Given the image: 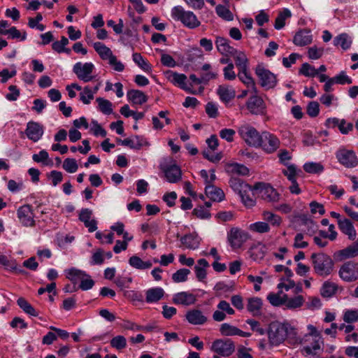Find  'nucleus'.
Segmentation results:
<instances>
[{
    "instance_id": "nucleus-63",
    "label": "nucleus",
    "mask_w": 358,
    "mask_h": 358,
    "mask_svg": "<svg viewBox=\"0 0 358 358\" xmlns=\"http://www.w3.org/2000/svg\"><path fill=\"white\" fill-rule=\"evenodd\" d=\"M323 52V48H317L316 46L310 47L308 50V57L311 59H320L322 56Z\"/></svg>"
},
{
    "instance_id": "nucleus-41",
    "label": "nucleus",
    "mask_w": 358,
    "mask_h": 358,
    "mask_svg": "<svg viewBox=\"0 0 358 358\" xmlns=\"http://www.w3.org/2000/svg\"><path fill=\"white\" fill-rule=\"evenodd\" d=\"M291 15V12L287 8H285L282 12H280L275 20V29L279 30L283 28L285 25L286 19L290 17Z\"/></svg>"
},
{
    "instance_id": "nucleus-14",
    "label": "nucleus",
    "mask_w": 358,
    "mask_h": 358,
    "mask_svg": "<svg viewBox=\"0 0 358 358\" xmlns=\"http://www.w3.org/2000/svg\"><path fill=\"white\" fill-rule=\"evenodd\" d=\"M44 132L43 127L38 122L29 121L27 124V128L24 131L27 138L34 141L37 142L43 136Z\"/></svg>"
},
{
    "instance_id": "nucleus-42",
    "label": "nucleus",
    "mask_w": 358,
    "mask_h": 358,
    "mask_svg": "<svg viewBox=\"0 0 358 358\" xmlns=\"http://www.w3.org/2000/svg\"><path fill=\"white\" fill-rule=\"evenodd\" d=\"M0 34L9 35V38L12 39L20 38L21 41H24L27 38V33L24 31L21 34L15 27H12L9 29H0Z\"/></svg>"
},
{
    "instance_id": "nucleus-19",
    "label": "nucleus",
    "mask_w": 358,
    "mask_h": 358,
    "mask_svg": "<svg viewBox=\"0 0 358 358\" xmlns=\"http://www.w3.org/2000/svg\"><path fill=\"white\" fill-rule=\"evenodd\" d=\"M206 195L213 201H222L224 199V193L222 189L213 185L208 184L205 187Z\"/></svg>"
},
{
    "instance_id": "nucleus-16",
    "label": "nucleus",
    "mask_w": 358,
    "mask_h": 358,
    "mask_svg": "<svg viewBox=\"0 0 358 358\" xmlns=\"http://www.w3.org/2000/svg\"><path fill=\"white\" fill-rule=\"evenodd\" d=\"M229 186L237 192L239 196L245 194L246 192H252L253 193V186L243 182L241 179L231 177L229 181Z\"/></svg>"
},
{
    "instance_id": "nucleus-39",
    "label": "nucleus",
    "mask_w": 358,
    "mask_h": 358,
    "mask_svg": "<svg viewBox=\"0 0 358 358\" xmlns=\"http://www.w3.org/2000/svg\"><path fill=\"white\" fill-rule=\"evenodd\" d=\"M338 286L336 283L326 281L320 289V294L323 297H331L336 292Z\"/></svg>"
},
{
    "instance_id": "nucleus-25",
    "label": "nucleus",
    "mask_w": 358,
    "mask_h": 358,
    "mask_svg": "<svg viewBox=\"0 0 358 358\" xmlns=\"http://www.w3.org/2000/svg\"><path fill=\"white\" fill-rule=\"evenodd\" d=\"M338 224L340 230L347 235L350 240H354L356 237V230L355 229L352 222L348 219H343L338 220Z\"/></svg>"
},
{
    "instance_id": "nucleus-51",
    "label": "nucleus",
    "mask_w": 358,
    "mask_h": 358,
    "mask_svg": "<svg viewBox=\"0 0 358 358\" xmlns=\"http://www.w3.org/2000/svg\"><path fill=\"white\" fill-rule=\"evenodd\" d=\"M303 169L309 173H319L323 171L324 167L320 163L308 162L303 165Z\"/></svg>"
},
{
    "instance_id": "nucleus-34",
    "label": "nucleus",
    "mask_w": 358,
    "mask_h": 358,
    "mask_svg": "<svg viewBox=\"0 0 358 358\" xmlns=\"http://www.w3.org/2000/svg\"><path fill=\"white\" fill-rule=\"evenodd\" d=\"M93 47L103 60H108L113 55L111 50L101 42L94 43Z\"/></svg>"
},
{
    "instance_id": "nucleus-1",
    "label": "nucleus",
    "mask_w": 358,
    "mask_h": 358,
    "mask_svg": "<svg viewBox=\"0 0 358 358\" xmlns=\"http://www.w3.org/2000/svg\"><path fill=\"white\" fill-rule=\"evenodd\" d=\"M266 334L269 345L274 347L282 343L289 335L295 336L296 332L290 324L274 321L269 324Z\"/></svg>"
},
{
    "instance_id": "nucleus-55",
    "label": "nucleus",
    "mask_w": 358,
    "mask_h": 358,
    "mask_svg": "<svg viewBox=\"0 0 358 358\" xmlns=\"http://www.w3.org/2000/svg\"><path fill=\"white\" fill-rule=\"evenodd\" d=\"M250 229L257 233H266L270 230L268 223L264 222H257L250 224Z\"/></svg>"
},
{
    "instance_id": "nucleus-61",
    "label": "nucleus",
    "mask_w": 358,
    "mask_h": 358,
    "mask_svg": "<svg viewBox=\"0 0 358 358\" xmlns=\"http://www.w3.org/2000/svg\"><path fill=\"white\" fill-rule=\"evenodd\" d=\"M192 213L200 219H208L211 215L204 206H199L193 210Z\"/></svg>"
},
{
    "instance_id": "nucleus-33",
    "label": "nucleus",
    "mask_w": 358,
    "mask_h": 358,
    "mask_svg": "<svg viewBox=\"0 0 358 358\" xmlns=\"http://www.w3.org/2000/svg\"><path fill=\"white\" fill-rule=\"evenodd\" d=\"M129 264L131 266L139 270L150 268L152 265L151 262H144L139 257L136 255L131 256L129 258Z\"/></svg>"
},
{
    "instance_id": "nucleus-9",
    "label": "nucleus",
    "mask_w": 358,
    "mask_h": 358,
    "mask_svg": "<svg viewBox=\"0 0 358 358\" xmlns=\"http://www.w3.org/2000/svg\"><path fill=\"white\" fill-rule=\"evenodd\" d=\"M249 238L248 232L237 227L231 228L227 235L228 241L233 249L240 248Z\"/></svg>"
},
{
    "instance_id": "nucleus-27",
    "label": "nucleus",
    "mask_w": 358,
    "mask_h": 358,
    "mask_svg": "<svg viewBox=\"0 0 358 358\" xmlns=\"http://www.w3.org/2000/svg\"><path fill=\"white\" fill-rule=\"evenodd\" d=\"M180 241L183 245L190 250H195L200 245V240L196 234H188L180 238Z\"/></svg>"
},
{
    "instance_id": "nucleus-54",
    "label": "nucleus",
    "mask_w": 358,
    "mask_h": 358,
    "mask_svg": "<svg viewBox=\"0 0 358 358\" xmlns=\"http://www.w3.org/2000/svg\"><path fill=\"white\" fill-rule=\"evenodd\" d=\"M94 99V92L89 86H86L83 88V90L80 94V100L84 104H89Z\"/></svg>"
},
{
    "instance_id": "nucleus-31",
    "label": "nucleus",
    "mask_w": 358,
    "mask_h": 358,
    "mask_svg": "<svg viewBox=\"0 0 358 358\" xmlns=\"http://www.w3.org/2000/svg\"><path fill=\"white\" fill-rule=\"evenodd\" d=\"M341 259H350L358 256V243L357 241L338 252Z\"/></svg>"
},
{
    "instance_id": "nucleus-53",
    "label": "nucleus",
    "mask_w": 358,
    "mask_h": 358,
    "mask_svg": "<svg viewBox=\"0 0 358 358\" xmlns=\"http://www.w3.org/2000/svg\"><path fill=\"white\" fill-rule=\"evenodd\" d=\"M111 347L117 350H122L127 346V340L123 336H117L110 340Z\"/></svg>"
},
{
    "instance_id": "nucleus-26",
    "label": "nucleus",
    "mask_w": 358,
    "mask_h": 358,
    "mask_svg": "<svg viewBox=\"0 0 358 358\" xmlns=\"http://www.w3.org/2000/svg\"><path fill=\"white\" fill-rule=\"evenodd\" d=\"M225 171L231 176H247L249 173V169L245 165L238 163L227 164Z\"/></svg>"
},
{
    "instance_id": "nucleus-22",
    "label": "nucleus",
    "mask_w": 358,
    "mask_h": 358,
    "mask_svg": "<svg viewBox=\"0 0 358 358\" xmlns=\"http://www.w3.org/2000/svg\"><path fill=\"white\" fill-rule=\"evenodd\" d=\"M263 302L259 297H250L248 299L247 310L253 316H259L262 315Z\"/></svg>"
},
{
    "instance_id": "nucleus-5",
    "label": "nucleus",
    "mask_w": 358,
    "mask_h": 358,
    "mask_svg": "<svg viewBox=\"0 0 358 358\" xmlns=\"http://www.w3.org/2000/svg\"><path fill=\"white\" fill-rule=\"evenodd\" d=\"M238 134L248 145L255 148L259 147L261 134L255 127L249 124L242 125L238 129Z\"/></svg>"
},
{
    "instance_id": "nucleus-8",
    "label": "nucleus",
    "mask_w": 358,
    "mask_h": 358,
    "mask_svg": "<svg viewBox=\"0 0 358 358\" xmlns=\"http://www.w3.org/2000/svg\"><path fill=\"white\" fill-rule=\"evenodd\" d=\"M255 73L259 79L260 85L266 90L273 88L277 84V79L275 74L269 70L266 69L262 65H257L255 69Z\"/></svg>"
},
{
    "instance_id": "nucleus-15",
    "label": "nucleus",
    "mask_w": 358,
    "mask_h": 358,
    "mask_svg": "<svg viewBox=\"0 0 358 358\" xmlns=\"http://www.w3.org/2000/svg\"><path fill=\"white\" fill-rule=\"evenodd\" d=\"M229 40L218 36L216 38L215 45L219 52L224 56L235 55L237 53V50L231 46L229 43Z\"/></svg>"
},
{
    "instance_id": "nucleus-44",
    "label": "nucleus",
    "mask_w": 358,
    "mask_h": 358,
    "mask_svg": "<svg viewBox=\"0 0 358 358\" xmlns=\"http://www.w3.org/2000/svg\"><path fill=\"white\" fill-rule=\"evenodd\" d=\"M238 328L232 326L228 323L221 324L220 331L222 335L225 336H238Z\"/></svg>"
},
{
    "instance_id": "nucleus-2",
    "label": "nucleus",
    "mask_w": 358,
    "mask_h": 358,
    "mask_svg": "<svg viewBox=\"0 0 358 358\" xmlns=\"http://www.w3.org/2000/svg\"><path fill=\"white\" fill-rule=\"evenodd\" d=\"M310 259L317 275L325 277L333 271L334 263L330 256L322 252L313 253Z\"/></svg>"
},
{
    "instance_id": "nucleus-36",
    "label": "nucleus",
    "mask_w": 358,
    "mask_h": 358,
    "mask_svg": "<svg viewBox=\"0 0 358 358\" xmlns=\"http://www.w3.org/2000/svg\"><path fill=\"white\" fill-rule=\"evenodd\" d=\"M285 305L288 309H296L303 306L304 303V298L301 295H298L294 297L288 298L287 295L285 294Z\"/></svg>"
},
{
    "instance_id": "nucleus-20",
    "label": "nucleus",
    "mask_w": 358,
    "mask_h": 358,
    "mask_svg": "<svg viewBox=\"0 0 358 358\" xmlns=\"http://www.w3.org/2000/svg\"><path fill=\"white\" fill-rule=\"evenodd\" d=\"M185 317L189 323L194 325L203 324L207 321V317L198 309L187 311Z\"/></svg>"
},
{
    "instance_id": "nucleus-10",
    "label": "nucleus",
    "mask_w": 358,
    "mask_h": 358,
    "mask_svg": "<svg viewBox=\"0 0 358 358\" xmlns=\"http://www.w3.org/2000/svg\"><path fill=\"white\" fill-rule=\"evenodd\" d=\"M338 162L346 168H354L358 165V158L352 150L341 148L336 153Z\"/></svg>"
},
{
    "instance_id": "nucleus-29",
    "label": "nucleus",
    "mask_w": 358,
    "mask_h": 358,
    "mask_svg": "<svg viewBox=\"0 0 358 358\" xmlns=\"http://www.w3.org/2000/svg\"><path fill=\"white\" fill-rule=\"evenodd\" d=\"M217 93L219 95L220 100L224 103L229 102L236 96L235 90L226 85H220Z\"/></svg>"
},
{
    "instance_id": "nucleus-59",
    "label": "nucleus",
    "mask_w": 358,
    "mask_h": 358,
    "mask_svg": "<svg viewBox=\"0 0 358 358\" xmlns=\"http://www.w3.org/2000/svg\"><path fill=\"white\" fill-rule=\"evenodd\" d=\"M267 299L271 304L275 306H279L285 304V295L281 297L278 294L271 293L267 296Z\"/></svg>"
},
{
    "instance_id": "nucleus-11",
    "label": "nucleus",
    "mask_w": 358,
    "mask_h": 358,
    "mask_svg": "<svg viewBox=\"0 0 358 358\" xmlns=\"http://www.w3.org/2000/svg\"><path fill=\"white\" fill-rule=\"evenodd\" d=\"M94 69V66L91 62H86L85 64L77 62L73 67V71L79 80L87 83L94 78V76H92Z\"/></svg>"
},
{
    "instance_id": "nucleus-37",
    "label": "nucleus",
    "mask_w": 358,
    "mask_h": 358,
    "mask_svg": "<svg viewBox=\"0 0 358 358\" xmlns=\"http://www.w3.org/2000/svg\"><path fill=\"white\" fill-rule=\"evenodd\" d=\"M334 45H341L342 49L346 50L349 49L352 45V40L346 33H343L336 36L334 39Z\"/></svg>"
},
{
    "instance_id": "nucleus-49",
    "label": "nucleus",
    "mask_w": 358,
    "mask_h": 358,
    "mask_svg": "<svg viewBox=\"0 0 358 358\" xmlns=\"http://www.w3.org/2000/svg\"><path fill=\"white\" fill-rule=\"evenodd\" d=\"M216 13L218 16L221 17L225 20L231 21L234 19L232 13L229 8L222 5H218L216 6Z\"/></svg>"
},
{
    "instance_id": "nucleus-18",
    "label": "nucleus",
    "mask_w": 358,
    "mask_h": 358,
    "mask_svg": "<svg viewBox=\"0 0 358 358\" xmlns=\"http://www.w3.org/2000/svg\"><path fill=\"white\" fill-rule=\"evenodd\" d=\"M163 171L167 181L171 183H176L181 179V170L176 164L166 166Z\"/></svg>"
},
{
    "instance_id": "nucleus-52",
    "label": "nucleus",
    "mask_w": 358,
    "mask_h": 358,
    "mask_svg": "<svg viewBox=\"0 0 358 358\" xmlns=\"http://www.w3.org/2000/svg\"><path fill=\"white\" fill-rule=\"evenodd\" d=\"M263 218L265 221L270 222L273 226H279L282 222V219L280 216L269 211H264L263 213Z\"/></svg>"
},
{
    "instance_id": "nucleus-35",
    "label": "nucleus",
    "mask_w": 358,
    "mask_h": 358,
    "mask_svg": "<svg viewBox=\"0 0 358 358\" xmlns=\"http://www.w3.org/2000/svg\"><path fill=\"white\" fill-rule=\"evenodd\" d=\"M197 263L198 265L194 266L196 276L199 281H203L206 278V268L209 266V264L205 259H199Z\"/></svg>"
},
{
    "instance_id": "nucleus-48",
    "label": "nucleus",
    "mask_w": 358,
    "mask_h": 358,
    "mask_svg": "<svg viewBox=\"0 0 358 358\" xmlns=\"http://www.w3.org/2000/svg\"><path fill=\"white\" fill-rule=\"evenodd\" d=\"M299 73L306 77H315L318 75V70L308 63H304L299 70Z\"/></svg>"
},
{
    "instance_id": "nucleus-43",
    "label": "nucleus",
    "mask_w": 358,
    "mask_h": 358,
    "mask_svg": "<svg viewBox=\"0 0 358 358\" xmlns=\"http://www.w3.org/2000/svg\"><path fill=\"white\" fill-rule=\"evenodd\" d=\"M237 76L241 82H243L248 87H252L254 92L257 93V89L253 78L248 73V69L245 71H238Z\"/></svg>"
},
{
    "instance_id": "nucleus-21",
    "label": "nucleus",
    "mask_w": 358,
    "mask_h": 358,
    "mask_svg": "<svg viewBox=\"0 0 358 358\" xmlns=\"http://www.w3.org/2000/svg\"><path fill=\"white\" fill-rule=\"evenodd\" d=\"M173 302L175 304L189 306L194 304L196 302V297L191 293L187 292H181L176 294L173 296Z\"/></svg>"
},
{
    "instance_id": "nucleus-56",
    "label": "nucleus",
    "mask_w": 358,
    "mask_h": 358,
    "mask_svg": "<svg viewBox=\"0 0 358 358\" xmlns=\"http://www.w3.org/2000/svg\"><path fill=\"white\" fill-rule=\"evenodd\" d=\"M334 81H335V83L339 84V85H345V84H352V80L350 77H348L346 75L345 71H342L339 73V74L336 75V76L333 77Z\"/></svg>"
},
{
    "instance_id": "nucleus-58",
    "label": "nucleus",
    "mask_w": 358,
    "mask_h": 358,
    "mask_svg": "<svg viewBox=\"0 0 358 358\" xmlns=\"http://www.w3.org/2000/svg\"><path fill=\"white\" fill-rule=\"evenodd\" d=\"M307 114L311 117H315L320 113V105L317 101H310L306 108Z\"/></svg>"
},
{
    "instance_id": "nucleus-3",
    "label": "nucleus",
    "mask_w": 358,
    "mask_h": 358,
    "mask_svg": "<svg viewBox=\"0 0 358 358\" xmlns=\"http://www.w3.org/2000/svg\"><path fill=\"white\" fill-rule=\"evenodd\" d=\"M171 17L174 20L180 22L189 29H195L201 24L200 21L193 12L185 10L181 6H176L172 8Z\"/></svg>"
},
{
    "instance_id": "nucleus-6",
    "label": "nucleus",
    "mask_w": 358,
    "mask_h": 358,
    "mask_svg": "<svg viewBox=\"0 0 358 358\" xmlns=\"http://www.w3.org/2000/svg\"><path fill=\"white\" fill-rule=\"evenodd\" d=\"M339 277L346 282H352L358 280V262L348 261L345 262L338 271Z\"/></svg>"
},
{
    "instance_id": "nucleus-7",
    "label": "nucleus",
    "mask_w": 358,
    "mask_h": 358,
    "mask_svg": "<svg viewBox=\"0 0 358 358\" xmlns=\"http://www.w3.org/2000/svg\"><path fill=\"white\" fill-rule=\"evenodd\" d=\"M211 350L218 355L229 357L235 351V345L229 338L217 339L213 342Z\"/></svg>"
},
{
    "instance_id": "nucleus-57",
    "label": "nucleus",
    "mask_w": 358,
    "mask_h": 358,
    "mask_svg": "<svg viewBox=\"0 0 358 358\" xmlns=\"http://www.w3.org/2000/svg\"><path fill=\"white\" fill-rule=\"evenodd\" d=\"M78 164L75 159L67 158L64 161L63 168L67 172L73 173L78 169Z\"/></svg>"
},
{
    "instance_id": "nucleus-12",
    "label": "nucleus",
    "mask_w": 358,
    "mask_h": 358,
    "mask_svg": "<svg viewBox=\"0 0 358 358\" xmlns=\"http://www.w3.org/2000/svg\"><path fill=\"white\" fill-rule=\"evenodd\" d=\"M261 144L259 147L266 152L273 153L280 147V140L273 134L264 131L261 134Z\"/></svg>"
},
{
    "instance_id": "nucleus-45",
    "label": "nucleus",
    "mask_w": 358,
    "mask_h": 358,
    "mask_svg": "<svg viewBox=\"0 0 358 358\" xmlns=\"http://www.w3.org/2000/svg\"><path fill=\"white\" fill-rule=\"evenodd\" d=\"M0 264L5 266L6 269L15 271L19 273H24V270L17 269L16 263L13 261L9 260L5 255H0Z\"/></svg>"
},
{
    "instance_id": "nucleus-4",
    "label": "nucleus",
    "mask_w": 358,
    "mask_h": 358,
    "mask_svg": "<svg viewBox=\"0 0 358 358\" xmlns=\"http://www.w3.org/2000/svg\"><path fill=\"white\" fill-rule=\"evenodd\" d=\"M259 195L262 199L268 202H278L280 194L271 185L257 182L253 186V195Z\"/></svg>"
},
{
    "instance_id": "nucleus-64",
    "label": "nucleus",
    "mask_w": 358,
    "mask_h": 358,
    "mask_svg": "<svg viewBox=\"0 0 358 358\" xmlns=\"http://www.w3.org/2000/svg\"><path fill=\"white\" fill-rule=\"evenodd\" d=\"M206 113L209 117L215 118L218 116V109L215 103L208 102L206 105Z\"/></svg>"
},
{
    "instance_id": "nucleus-24",
    "label": "nucleus",
    "mask_w": 358,
    "mask_h": 358,
    "mask_svg": "<svg viewBox=\"0 0 358 358\" xmlns=\"http://www.w3.org/2000/svg\"><path fill=\"white\" fill-rule=\"evenodd\" d=\"M312 35L307 29L300 30L296 33L293 38V43L298 46H305L312 42Z\"/></svg>"
},
{
    "instance_id": "nucleus-62",
    "label": "nucleus",
    "mask_w": 358,
    "mask_h": 358,
    "mask_svg": "<svg viewBox=\"0 0 358 358\" xmlns=\"http://www.w3.org/2000/svg\"><path fill=\"white\" fill-rule=\"evenodd\" d=\"M287 169H283L282 173L287 176L289 181L296 180V166L294 164H287Z\"/></svg>"
},
{
    "instance_id": "nucleus-60",
    "label": "nucleus",
    "mask_w": 358,
    "mask_h": 358,
    "mask_svg": "<svg viewBox=\"0 0 358 358\" xmlns=\"http://www.w3.org/2000/svg\"><path fill=\"white\" fill-rule=\"evenodd\" d=\"M234 64H229L223 69L224 78L227 80H234L236 78V74L234 71Z\"/></svg>"
},
{
    "instance_id": "nucleus-50",
    "label": "nucleus",
    "mask_w": 358,
    "mask_h": 358,
    "mask_svg": "<svg viewBox=\"0 0 358 358\" xmlns=\"http://www.w3.org/2000/svg\"><path fill=\"white\" fill-rule=\"evenodd\" d=\"M190 271L187 268H180L172 275V280L175 282H185L187 279V275Z\"/></svg>"
},
{
    "instance_id": "nucleus-17",
    "label": "nucleus",
    "mask_w": 358,
    "mask_h": 358,
    "mask_svg": "<svg viewBox=\"0 0 358 358\" xmlns=\"http://www.w3.org/2000/svg\"><path fill=\"white\" fill-rule=\"evenodd\" d=\"M247 108L252 114H262L264 110V101L261 97L254 95L248 99Z\"/></svg>"
},
{
    "instance_id": "nucleus-30",
    "label": "nucleus",
    "mask_w": 358,
    "mask_h": 358,
    "mask_svg": "<svg viewBox=\"0 0 358 358\" xmlns=\"http://www.w3.org/2000/svg\"><path fill=\"white\" fill-rule=\"evenodd\" d=\"M164 294V291L161 287L150 288L146 291L145 301L147 303H154L159 301Z\"/></svg>"
},
{
    "instance_id": "nucleus-23",
    "label": "nucleus",
    "mask_w": 358,
    "mask_h": 358,
    "mask_svg": "<svg viewBox=\"0 0 358 358\" xmlns=\"http://www.w3.org/2000/svg\"><path fill=\"white\" fill-rule=\"evenodd\" d=\"M169 76H168V78L174 84V85H178L181 89L188 92H191V93H193L189 87H188L187 85H186V80H187V76L185 75V74H182V73H178L176 72H173V71H168L166 73Z\"/></svg>"
},
{
    "instance_id": "nucleus-38",
    "label": "nucleus",
    "mask_w": 358,
    "mask_h": 358,
    "mask_svg": "<svg viewBox=\"0 0 358 358\" xmlns=\"http://www.w3.org/2000/svg\"><path fill=\"white\" fill-rule=\"evenodd\" d=\"M17 303L25 313L34 317L38 316V313L24 298L20 297Z\"/></svg>"
},
{
    "instance_id": "nucleus-13",
    "label": "nucleus",
    "mask_w": 358,
    "mask_h": 358,
    "mask_svg": "<svg viewBox=\"0 0 358 358\" xmlns=\"http://www.w3.org/2000/svg\"><path fill=\"white\" fill-rule=\"evenodd\" d=\"M17 217L21 224L24 227H34L35 220L34 213L30 205H24L20 207L17 212Z\"/></svg>"
},
{
    "instance_id": "nucleus-46",
    "label": "nucleus",
    "mask_w": 358,
    "mask_h": 358,
    "mask_svg": "<svg viewBox=\"0 0 358 358\" xmlns=\"http://www.w3.org/2000/svg\"><path fill=\"white\" fill-rule=\"evenodd\" d=\"M133 61L144 71L150 72L151 66L148 62H146L140 53H134L132 55Z\"/></svg>"
},
{
    "instance_id": "nucleus-47",
    "label": "nucleus",
    "mask_w": 358,
    "mask_h": 358,
    "mask_svg": "<svg viewBox=\"0 0 358 358\" xmlns=\"http://www.w3.org/2000/svg\"><path fill=\"white\" fill-rule=\"evenodd\" d=\"M96 101L99 103V109L103 113L106 115H110L113 112L112 108V103L103 98L98 97L96 98Z\"/></svg>"
},
{
    "instance_id": "nucleus-32",
    "label": "nucleus",
    "mask_w": 358,
    "mask_h": 358,
    "mask_svg": "<svg viewBox=\"0 0 358 358\" xmlns=\"http://www.w3.org/2000/svg\"><path fill=\"white\" fill-rule=\"evenodd\" d=\"M66 278L71 280L73 283L76 284L78 280H83L85 276H88V274L85 271L77 269L76 268H71L65 271Z\"/></svg>"
},
{
    "instance_id": "nucleus-40",
    "label": "nucleus",
    "mask_w": 358,
    "mask_h": 358,
    "mask_svg": "<svg viewBox=\"0 0 358 358\" xmlns=\"http://www.w3.org/2000/svg\"><path fill=\"white\" fill-rule=\"evenodd\" d=\"M233 56L238 71H245L248 69V60L244 52L237 51V53Z\"/></svg>"
},
{
    "instance_id": "nucleus-28",
    "label": "nucleus",
    "mask_w": 358,
    "mask_h": 358,
    "mask_svg": "<svg viewBox=\"0 0 358 358\" xmlns=\"http://www.w3.org/2000/svg\"><path fill=\"white\" fill-rule=\"evenodd\" d=\"M127 98L134 104L142 105L148 101L147 96L138 90H131L127 92Z\"/></svg>"
}]
</instances>
